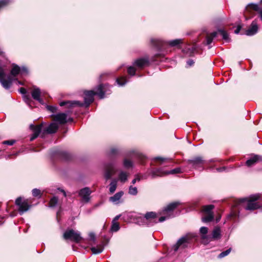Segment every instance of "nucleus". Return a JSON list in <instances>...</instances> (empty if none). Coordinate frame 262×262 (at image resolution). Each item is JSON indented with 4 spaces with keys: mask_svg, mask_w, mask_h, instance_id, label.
Wrapping results in <instances>:
<instances>
[{
    "mask_svg": "<svg viewBox=\"0 0 262 262\" xmlns=\"http://www.w3.org/2000/svg\"><path fill=\"white\" fill-rule=\"evenodd\" d=\"M151 41L157 47L159 48H163L164 44L165 43L164 41L160 39H151Z\"/></svg>",
    "mask_w": 262,
    "mask_h": 262,
    "instance_id": "30",
    "label": "nucleus"
},
{
    "mask_svg": "<svg viewBox=\"0 0 262 262\" xmlns=\"http://www.w3.org/2000/svg\"><path fill=\"white\" fill-rule=\"evenodd\" d=\"M200 232L202 234V238L203 239H208V238H210V237H208L206 235V234L208 232V228L207 227H201L200 229Z\"/></svg>",
    "mask_w": 262,
    "mask_h": 262,
    "instance_id": "31",
    "label": "nucleus"
},
{
    "mask_svg": "<svg viewBox=\"0 0 262 262\" xmlns=\"http://www.w3.org/2000/svg\"><path fill=\"white\" fill-rule=\"evenodd\" d=\"M58 128V125L56 123H51L45 130L48 134L55 133Z\"/></svg>",
    "mask_w": 262,
    "mask_h": 262,
    "instance_id": "20",
    "label": "nucleus"
},
{
    "mask_svg": "<svg viewBox=\"0 0 262 262\" xmlns=\"http://www.w3.org/2000/svg\"><path fill=\"white\" fill-rule=\"evenodd\" d=\"M123 193L122 191L116 193L115 195L110 198V201L113 203H117L118 201L123 195Z\"/></svg>",
    "mask_w": 262,
    "mask_h": 262,
    "instance_id": "23",
    "label": "nucleus"
},
{
    "mask_svg": "<svg viewBox=\"0 0 262 262\" xmlns=\"http://www.w3.org/2000/svg\"><path fill=\"white\" fill-rule=\"evenodd\" d=\"M63 236L64 239H70L76 243H78L82 238L80 233L73 229H69L66 231Z\"/></svg>",
    "mask_w": 262,
    "mask_h": 262,
    "instance_id": "7",
    "label": "nucleus"
},
{
    "mask_svg": "<svg viewBox=\"0 0 262 262\" xmlns=\"http://www.w3.org/2000/svg\"><path fill=\"white\" fill-rule=\"evenodd\" d=\"M2 52L0 51V54L2 53Z\"/></svg>",
    "mask_w": 262,
    "mask_h": 262,
    "instance_id": "60",
    "label": "nucleus"
},
{
    "mask_svg": "<svg viewBox=\"0 0 262 262\" xmlns=\"http://www.w3.org/2000/svg\"><path fill=\"white\" fill-rule=\"evenodd\" d=\"M261 3H262V0H261Z\"/></svg>",
    "mask_w": 262,
    "mask_h": 262,
    "instance_id": "61",
    "label": "nucleus"
},
{
    "mask_svg": "<svg viewBox=\"0 0 262 262\" xmlns=\"http://www.w3.org/2000/svg\"><path fill=\"white\" fill-rule=\"evenodd\" d=\"M47 108L49 111L53 113L55 112L57 109V108L55 106L50 105L47 106Z\"/></svg>",
    "mask_w": 262,
    "mask_h": 262,
    "instance_id": "44",
    "label": "nucleus"
},
{
    "mask_svg": "<svg viewBox=\"0 0 262 262\" xmlns=\"http://www.w3.org/2000/svg\"><path fill=\"white\" fill-rule=\"evenodd\" d=\"M182 42V40L181 39H177L172 40L169 41L168 43L171 47L176 46Z\"/></svg>",
    "mask_w": 262,
    "mask_h": 262,
    "instance_id": "33",
    "label": "nucleus"
},
{
    "mask_svg": "<svg viewBox=\"0 0 262 262\" xmlns=\"http://www.w3.org/2000/svg\"><path fill=\"white\" fill-rule=\"evenodd\" d=\"M180 171H181L180 169L179 168L173 169H172L170 171H162L161 169H158L152 171L151 172V174L152 178H155V177H156L157 176L162 177V176H165L166 174H169L178 173H179L180 172Z\"/></svg>",
    "mask_w": 262,
    "mask_h": 262,
    "instance_id": "10",
    "label": "nucleus"
},
{
    "mask_svg": "<svg viewBox=\"0 0 262 262\" xmlns=\"http://www.w3.org/2000/svg\"><path fill=\"white\" fill-rule=\"evenodd\" d=\"M123 164L125 168H129L133 166V162L132 160L125 158L123 162Z\"/></svg>",
    "mask_w": 262,
    "mask_h": 262,
    "instance_id": "28",
    "label": "nucleus"
},
{
    "mask_svg": "<svg viewBox=\"0 0 262 262\" xmlns=\"http://www.w3.org/2000/svg\"><path fill=\"white\" fill-rule=\"evenodd\" d=\"M42 127V124H40L37 126H34L32 124L30 125V127L33 131V134L30 138V141L34 140L38 136L39 133L41 131Z\"/></svg>",
    "mask_w": 262,
    "mask_h": 262,
    "instance_id": "13",
    "label": "nucleus"
},
{
    "mask_svg": "<svg viewBox=\"0 0 262 262\" xmlns=\"http://www.w3.org/2000/svg\"><path fill=\"white\" fill-rule=\"evenodd\" d=\"M41 94L40 90L39 88L36 87H34L32 91L31 95L32 98L39 101L40 103H43L42 100L40 98Z\"/></svg>",
    "mask_w": 262,
    "mask_h": 262,
    "instance_id": "18",
    "label": "nucleus"
},
{
    "mask_svg": "<svg viewBox=\"0 0 262 262\" xmlns=\"http://www.w3.org/2000/svg\"><path fill=\"white\" fill-rule=\"evenodd\" d=\"M91 250L94 254H99L100 253L103 251V247H100L99 248L92 247L91 248Z\"/></svg>",
    "mask_w": 262,
    "mask_h": 262,
    "instance_id": "38",
    "label": "nucleus"
},
{
    "mask_svg": "<svg viewBox=\"0 0 262 262\" xmlns=\"http://www.w3.org/2000/svg\"><path fill=\"white\" fill-rule=\"evenodd\" d=\"M15 142L14 140H7L3 142V144L12 145Z\"/></svg>",
    "mask_w": 262,
    "mask_h": 262,
    "instance_id": "45",
    "label": "nucleus"
},
{
    "mask_svg": "<svg viewBox=\"0 0 262 262\" xmlns=\"http://www.w3.org/2000/svg\"><path fill=\"white\" fill-rule=\"evenodd\" d=\"M116 170L112 163H108L105 165L104 170V178L107 180L111 178V177L116 173Z\"/></svg>",
    "mask_w": 262,
    "mask_h": 262,
    "instance_id": "11",
    "label": "nucleus"
},
{
    "mask_svg": "<svg viewBox=\"0 0 262 262\" xmlns=\"http://www.w3.org/2000/svg\"><path fill=\"white\" fill-rule=\"evenodd\" d=\"M12 78L10 76H7L4 70L0 67V82L6 89H9L12 82Z\"/></svg>",
    "mask_w": 262,
    "mask_h": 262,
    "instance_id": "5",
    "label": "nucleus"
},
{
    "mask_svg": "<svg viewBox=\"0 0 262 262\" xmlns=\"http://www.w3.org/2000/svg\"><path fill=\"white\" fill-rule=\"evenodd\" d=\"M104 85L100 84L96 88L95 91L91 90L84 92V103L78 101H67L61 102L59 105L61 106L67 105L68 107H73L75 106H82L83 105L88 107L94 101V96L95 95H98L100 99H102L104 97Z\"/></svg>",
    "mask_w": 262,
    "mask_h": 262,
    "instance_id": "1",
    "label": "nucleus"
},
{
    "mask_svg": "<svg viewBox=\"0 0 262 262\" xmlns=\"http://www.w3.org/2000/svg\"><path fill=\"white\" fill-rule=\"evenodd\" d=\"M17 82L20 85H23V83L19 81H17Z\"/></svg>",
    "mask_w": 262,
    "mask_h": 262,
    "instance_id": "59",
    "label": "nucleus"
},
{
    "mask_svg": "<svg viewBox=\"0 0 262 262\" xmlns=\"http://www.w3.org/2000/svg\"><path fill=\"white\" fill-rule=\"evenodd\" d=\"M15 204L19 207L18 211L20 214H23L25 212L27 211L30 208L31 205L28 203L27 200H22L21 198H18L15 201Z\"/></svg>",
    "mask_w": 262,
    "mask_h": 262,
    "instance_id": "9",
    "label": "nucleus"
},
{
    "mask_svg": "<svg viewBox=\"0 0 262 262\" xmlns=\"http://www.w3.org/2000/svg\"><path fill=\"white\" fill-rule=\"evenodd\" d=\"M195 49L196 48L194 46L192 47L188 46L183 50V52L184 54L190 56L192 55Z\"/></svg>",
    "mask_w": 262,
    "mask_h": 262,
    "instance_id": "24",
    "label": "nucleus"
},
{
    "mask_svg": "<svg viewBox=\"0 0 262 262\" xmlns=\"http://www.w3.org/2000/svg\"><path fill=\"white\" fill-rule=\"evenodd\" d=\"M60 190L63 193L64 196H66L67 195H66V192H65V191L62 189H60Z\"/></svg>",
    "mask_w": 262,
    "mask_h": 262,
    "instance_id": "56",
    "label": "nucleus"
},
{
    "mask_svg": "<svg viewBox=\"0 0 262 262\" xmlns=\"http://www.w3.org/2000/svg\"><path fill=\"white\" fill-rule=\"evenodd\" d=\"M212 238L214 239H219L221 237V230L219 227H215L212 231Z\"/></svg>",
    "mask_w": 262,
    "mask_h": 262,
    "instance_id": "25",
    "label": "nucleus"
},
{
    "mask_svg": "<svg viewBox=\"0 0 262 262\" xmlns=\"http://www.w3.org/2000/svg\"><path fill=\"white\" fill-rule=\"evenodd\" d=\"M148 64V60L145 58H139L135 61L133 66L139 69H142Z\"/></svg>",
    "mask_w": 262,
    "mask_h": 262,
    "instance_id": "17",
    "label": "nucleus"
},
{
    "mask_svg": "<svg viewBox=\"0 0 262 262\" xmlns=\"http://www.w3.org/2000/svg\"><path fill=\"white\" fill-rule=\"evenodd\" d=\"M55 121L61 124H63L67 122V115L65 113H58L53 116Z\"/></svg>",
    "mask_w": 262,
    "mask_h": 262,
    "instance_id": "14",
    "label": "nucleus"
},
{
    "mask_svg": "<svg viewBox=\"0 0 262 262\" xmlns=\"http://www.w3.org/2000/svg\"><path fill=\"white\" fill-rule=\"evenodd\" d=\"M205 160L201 157H196L189 160V163L195 168L201 166L205 163Z\"/></svg>",
    "mask_w": 262,
    "mask_h": 262,
    "instance_id": "16",
    "label": "nucleus"
},
{
    "mask_svg": "<svg viewBox=\"0 0 262 262\" xmlns=\"http://www.w3.org/2000/svg\"><path fill=\"white\" fill-rule=\"evenodd\" d=\"M154 160L155 161H159L160 162V164H162L167 161H168L169 159L167 158H164L160 157H156L154 158Z\"/></svg>",
    "mask_w": 262,
    "mask_h": 262,
    "instance_id": "42",
    "label": "nucleus"
},
{
    "mask_svg": "<svg viewBox=\"0 0 262 262\" xmlns=\"http://www.w3.org/2000/svg\"><path fill=\"white\" fill-rule=\"evenodd\" d=\"M116 81L117 82V83L120 86L124 85L127 82L126 78L125 77H122L117 79Z\"/></svg>",
    "mask_w": 262,
    "mask_h": 262,
    "instance_id": "34",
    "label": "nucleus"
},
{
    "mask_svg": "<svg viewBox=\"0 0 262 262\" xmlns=\"http://www.w3.org/2000/svg\"><path fill=\"white\" fill-rule=\"evenodd\" d=\"M258 31V26L255 21H253L250 27L246 31L245 34L248 36H252L255 34Z\"/></svg>",
    "mask_w": 262,
    "mask_h": 262,
    "instance_id": "15",
    "label": "nucleus"
},
{
    "mask_svg": "<svg viewBox=\"0 0 262 262\" xmlns=\"http://www.w3.org/2000/svg\"><path fill=\"white\" fill-rule=\"evenodd\" d=\"M187 63L189 66H191L193 64L194 61L190 59L187 61Z\"/></svg>",
    "mask_w": 262,
    "mask_h": 262,
    "instance_id": "51",
    "label": "nucleus"
},
{
    "mask_svg": "<svg viewBox=\"0 0 262 262\" xmlns=\"http://www.w3.org/2000/svg\"><path fill=\"white\" fill-rule=\"evenodd\" d=\"M214 206L213 205H209L203 207V210L205 213L204 216L202 219L203 222L207 223L212 221L213 219V214L212 210Z\"/></svg>",
    "mask_w": 262,
    "mask_h": 262,
    "instance_id": "8",
    "label": "nucleus"
},
{
    "mask_svg": "<svg viewBox=\"0 0 262 262\" xmlns=\"http://www.w3.org/2000/svg\"><path fill=\"white\" fill-rule=\"evenodd\" d=\"M219 32L222 35L223 38L224 40L226 41H228L229 40V34L226 31L223 30H219Z\"/></svg>",
    "mask_w": 262,
    "mask_h": 262,
    "instance_id": "36",
    "label": "nucleus"
},
{
    "mask_svg": "<svg viewBox=\"0 0 262 262\" xmlns=\"http://www.w3.org/2000/svg\"><path fill=\"white\" fill-rule=\"evenodd\" d=\"M117 186V180L116 179H114L112 181L110 184V188H109V191L111 193H113Z\"/></svg>",
    "mask_w": 262,
    "mask_h": 262,
    "instance_id": "26",
    "label": "nucleus"
},
{
    "mask_svg": "<svg viewBox=\"0 0 262 262\" xmlns=\"http://www.w3.org/2000/svg\"><path fill=\"white\" fill-rule=\"evenodd\" d=\"M224 169H225V167H221V168H217V171L221 172V171H222Z\"/></svg>",
    "mask_w": 262,
    "mask_h": 262,
    "instance_id": "55",
    "label": "nucleus"
},
{
    "mask_svg": "<svg viewBox=\"0 0 262 262\" xmlns=\"http://www.w3.org/2000/svg\"><path fill=\"white\" fill-rule=\"evenodd\" d=\"M241 29H242V26L240 25H238L236 29L234 31V33L235 34H238L239 32Z\"/></svg>",
    "mask_w": 262,
    "mask_h": 262,
    "instance_id": "49",
    "label": "nucleus"
},
{
    "mask_svg": "<svg viewBox=\"0 0 262 262\" xmlns=\"http://www.w3.org/2000/svg\"><path fill=\"white\" fill-rule=\"evenodd\" d=\"M91 193L92 191L89 187H85L81 189L79 191V195L81 197L83 201L88 203L90 200V194Z\"/></svg>",
    "mask_w": 262,
    "mask_h": 262,
    "instance_id": "12",
    "label": "nucleus"
},
{
    "mask_svg": "<svg viewBox=\"0 0 262 262\" xmlns=\"http://www.w3.org/2000/svg\"><path fill=\"white\" fill-rule=\"evenodd\" d=\"M157 214L154 212H147L143 217H140L138 223L140 225H150V223H156Z\"/></svg>",
    "mask_w": 262,
    "mask_h": 262,
    "instance_id": "3",
    "label": "nucleus"
},
{
    "mask_svg": "<svg viewBox=\"0 0 262 262\" xmlns=\"http://www.w3.org/2000/svg\"><path fill=\"white\" fill-rule=\"evenodd\" d=\"M27 72H28V70L26 68L23 67L21 68H20V73L21 74H24L25 73H27Z\"/></svg>",
    "mask_w": 262,
    "mask_h": 262,
    "instance_id": "46",
    "label": "nucleus"
},
{
    "mask_svg": "<svg viewBox=\"0 0 262 262\" xmlns=\"http://www.w3.org/2000/svg\"><path fill=\"white\" fill-rule=\"evenodd\" d=\"M135 179L137 180V181H140L141 179V177L138 175V174H137L135 176Z\"/></svg>",
    "mask_w": 262,
    "mask_h": 262,
    "instance_id": "52",
    "label": "nucleus"
},
{
    "mask_svg": "<svg viewBox=\"0 0 262 262\" xmlns=\"http://www.w3.org/2000/svg\"><path fill=\"white\" fill-rule=\"evenodd\" d=\"M58 200V198L56 196L52 198L50 202V206L51 207H55L57 204Z\"/></svg>",
    "mask_w": 262,
    "mask_h": 262,
    "instance_id": "37",
    "label": "nucleus"
},
{
    "mask_svg": "<svg viewBox=\"0 0 262 262\" xmlns=\"http://www.w3.org/2000/svg\"><path fill=\"white\" fill-rule=\"evenodd\" d=\"M262 157L260 156L255 155L252 157L251 159L248 160L246 162V164L248 166H251L254 165L256 162L261 161Z\"/></svg>",
    "mask_w": 262,
    "mask_h": 262,
    "instance_id": "19",
    "label": "nucleus"
},
{
    "mask_svg": "<svg viewBox=\"0 0 262 262\" xmlns=\"http://www.w3.org/2000/svg\"><path fill=\"white\" fill-rule=\"evenodd\" d=\"M179 204L178 202H174L168 205L163 210V214L165 215V216L160 217L159 222H162L166 219L169 218L172 214V211L177 207Z\"/></svg>",
    "mask_w": 262,
    "mask_h": 262,
    "instance_id": "6",
    "label": "nucleus"
},
{
    "mask_svg": "<svg viewBox=\"0 0 262 262\" xmlns=\"http://www.w3.org/2000/svg\"><path fill=\"white\" fill-rule=\"evenodd\" d=\"M195 236L196 235L195 234L188 233L182 237L178 240L177 244L174 246V250L177 251L181 246L183 248L187 246V244L189 243L193 238L195 237Z\"/></svg>",
    "mask_w": 262,
    "mask_h": 262,
    "instance_id": "4",
    "label": "nucleus"
},
{
    "mask_svg": "<svg viewBox=\"0 0 262 262\" xmlns=\"http://www.w3.org/2000/svg\"><path fill=\"white\" fill-rule=\"evenodd\" d=\"M137 182V180L135 179V178L132 181V183L133 184H135L136 182Z\"/></svg>",
    "mask_w": 262,
    "mask_h": 262,
    "instance_id": "57",
    "label": "nucleus"
},
{
    "mask_svg": "<svg viewBox=\"0 0 262 262\" xmlns=\"http://www.w3.org/2000/svg\"><path fill=\"white\" fill-rule=\"evenodd\" d=\"M19 92L20 93L23 94H24L25 95L27 93V91L24 88H21L20 89H19Z\"/></svg>",
    "mask_w": 262,
    "mask_h": 262,
    "instance_id": "50",
    "label": "nucleus"
},
{
    "mask_svg": "<svg viewBox=\"0 0 262 262\" xmlns=\"http://www.w3.org/2000/svg\"><path fill=\"white\" fill-rule=\"evenodd\" d=\"M230 252H231V249L229 248V249L226 250V251L221 252L219 255V258H223V257L228 255L230 253Z\"/></svg>",
    "mask_w": 262,
    "mask_h": 262,
    "instance_id": "41",
    "label": "nucleus"
},
{
    "mask_svg": "<svg viewBox=\"0 0 262 262\" xmlns=\"http://www.w3.org/2000/svg\"><path fill=\"white\" fill-rule=\"evenodd\" d=\"M249 9H251L255 11H258L259 13L260 18L262 20V9H260L257 5L252 3L250 4L246 7V10L248 11Z\"/></svg>",
    "mask_w": 262,
    "mask_h": 262,
    "instance_id": "21",
    "label": "nucleus"
},
{
    "mask_svg": "<svg viewBox=\"0 0 262 262\" xmlns=\"http://www.w3.org/2000/svg\"><path fill=\"white\" fill-rule=\"evenodd\" d=\"M20 72V68L17 65H13V68L11 71V75L15 77L19 74Z\"/></svg>",
    "mask_w": 262,
    "mask_h": 262,
    "instance_id": "27",
    "label": "nucleus"
},
{
    "mask_svg": "<svg viewBox=\"0 0 262 262\" xmlns=\"http://www.w3.org/2000/svg\"><path fill=\"white\" fill-rule=\"evenodd\" d=\"M135 67L134 66H130L127 69L128 73L131 76L135 75L136 70Z\"/></svg>",
    "mask_w": 262,
    "mask_h": 262,
    "instance_id": "40",
    "label": "nucleus"
},
{
    "mask_svg": "<svg viewBox=\"0 0 262 262\" xmlns=\"http://www.w3.org/2000/svg\"><path fill=\"white\" fill-rule=\"evenodd\" d=\"M32 195L35 197L40 198L41 192L39 189L35 188L32 190Z\"/></svg>",
    "mask_w": 262,
    "mask_h": 262,
    "instance_id": "39",
    "label": "nucleus"
},
{
    "mask_svg": "<svg viewBox=\"0 0 262 262\" xmlns=\"http://www.w3.org/2000/svg\"><path fill=\"white\" fill-rule=\"evenodd\" d=\"M128 193L131 195H135L138 193L137 188L136 187L130 186L129 187Z\"/></svg>",
    "mask_w": 262,
    "mask_h": 262,
    "instance_id": "35",
    "label": "nucleus"
},
{
    "mask_svg": "<svg viewBox=\"0 0 262 262\" xmlns=\"http://www.w3.org/2000/svg\"><path fill=\"white\" fill-rule=\"evenodd\" d=\"M120 229V226L118 222H115V221H112V225L111 227V230L113 232H117Z\"/></svg>",
    "mask_w": 262,
    "mask_h": 262,
    "instance_id": "32",
    "label": "nucleus"
},
{
    "mask_svg": "<svg viewBox=\"0 0 262 262\" xmlns=\"http://www.w3.org/2000/svg\"><path fill=\"white\" fill-rule=\"evenodd\" d=\"M24 100L27 103H29V102L30 101V97H29V96L28 95H25L24 96Z\"/></svg>",
    "mask_w": 262,
    "mask_h": 262,
    "instance_id": "47",
    "label": "nucleus"
},
{
    "mask_svg": "<svg viewBox=\"0 0 262 262\" xmlns=\"http://www.w3.org/2000/svg\"><path fill=\"white\" fill-rule=\"evenodd\" d=\"M111 152L112 154H115L117 152V150L115 148L111 149Z\"/></svg>",
    "mask_w": 262,
    "mask_h": 262,
    "instance_id": "53",
    "label": "nucleus"
},
{
    "mask_svg": "<svg viewBox=\"0 0 262 262\" xmlns=\"http://www.w3.org/2000/svg\"><path fill=\"white\" fill-rule=\"evenodd\" d=\"M120 215H117L115 216V217L113 221H115V222H117V221L120 218Z\"/></svg>",
    "mask_w": 262,
    "mask_h": 262,
    "instance_id": "54",
    "label": "nucleus"
},
{
    "mask_svg": "<svg viewBox=\"0 0 262 262\" xmlns=\"http://www.w3.org/2000/svg\"><path fill=\"white\" fill-rule=\"evenodd\" d=\"M217 36V32H213L210 34L207 35L206 40H207V44L210 45L214 38H215Z\"/></svg>",
    "mask_w": 262,
    "mask_h": 262,
    "instance_id": "29",
    "label": "nucleus"
},
{
    "mask_svg": "<svg viewBox=\"0 0 262 262\" xmlns=\"http://www.w3.org/2000/svg\"><path fill=\"white\" fill-rule=\"evenodd\" d=\"M220 219H221V216H219V217H217L216 220V222H218L220 221Z\"/></svg>",
    "mask_w": 262,
    "mask_h": 262,
    "instance_id": "58",
    "label": "nucleus"
},
{
    "mask_svg": "<svg viewBox=\"0 0 262 262\" xmlns=\"http://www.w3.org/2000/svg\"><path fill=\"white\" fill-rule=\"evenodd\" d=\"M260 198L258 194L251 195L249 198H243L238 200V205L241 206L247 210L252 211L260 207V205L256 202Z\"/></svg>",
    "mask_w": 262,
    "mask_h": 262,
    "instance_id": "2",
    "label": "nucleus"
},
{
    "mask_svg": "<svg viewBox=\"0 0 262 262\" xmlns=\"http://www.w3.org/2000/svg\"><path fill=\"white\" fill-rule=\"evenodd\" d=\"M89 237L91 240L94 241L95 240V235L93 233H90L89 234Z\"/></svg>",
    "mask_w": 262,
    "mask_h": 262,
    "instance_id": "48",
    "label": "nucleus"
},
{
    "mask_svg": "<svg viewBox=\"0 0 262 262\" xmlns=\"http://www.w3.org/2000/svg\"><path fill=\"white\" fill-rule=\"evenodd\" d=\"M129 173L124 171L121 170L118 174V180L122 183H125L127 181Z\"/></svg>",
    "mask_w": 262,
    "mask_h": 262,
    "instance_id": "22",
    "label": "nucleus"
},
{
    "mask_svg": "<svg viewBox=\"0 0 262 262\" xmlns=\"http://www.w3.org/2000/svg\"><path fill=\"white\" fill-rule=\"evenodd\" d=\"M9 2V0L0 1V9L7 5Z\"/></svg>",
    "mask_w": 262,
    "mask_h": 262,
    "instance_id": "43",
    "label": "nucleus"
}]
</instances>
